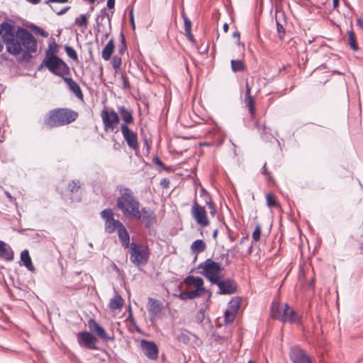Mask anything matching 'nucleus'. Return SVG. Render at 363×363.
<instances>
[{
    "mask_svg": "<svg viewBox=\"0 0 363 363\" xmlns=\"http://www.w3.org/2000/svg\"><path fill=\"white\" fill-rule=\"evenodd\" d=\"M2 30L1 39L6 51L14 56L20 55L23 48L26 52L33 53L38 50V43L33 35L26 28L16 27L11 23L0 24Z\"/></svg>",
    "mask_w": 363,
    "mask_h": 363,
    "instance_id": "nucleus-1",
    "label": "nucleus"
},
{
    "mask_svg": "<svg viewBox=\"0 0 363 363\" xmlns=\"http://www.w3.org/2000/svg\"><path fill=\"white\" fill-rule=\"evenodd\" d=\"M117 189L120 196L117 199L116 203L123 214L128 218L141 219L140 203L134 196L133 191L121 185L118 186Z\"/></svg>",
    "mask_w": 363,
    "mask_h": 363,
    "instance_id": "nucleus-2",
    "label": "nucleus"
},
{
    "mask_svg": "<svg viewBox=\"0 0 363 363\" xmlns=\"http://www.w3.org/2000/svg\"><path fill=\"white\" fill-rule=\"evenodd\" d=\"M79 116L77 111L68 108H58L50 111L44 118V123L50 127H60L72 123Z\"/></svg>",
    "mask_w": 363,
    "mask_h": 363,
    "instance_id": "nucleus-3",
    "label": "nucleus"
},
{
    "mask_svg": "<svg viewBox=\"0 0 363 363\" xmlns=\"http://www.w3.org/2000/svg\"><path fill=\"white\" fill-rule=\"evenodd\" d=\"M57 50L55 45L53 53L47 52L46 57L43 61L42 65L46 67L52 74L64 79L69 75L70 69L69 66L60 57L56 55Z\"/></svg>",
    "mask_w": 363,
    "mask_h": 363,
    "instance_id": "nucleus-4",
    "label": "nucleus"
},
{
    "mask_svg": "<svg viewBox=\"0 0 363 363\" xmlns=\"http://www.w3.org/2000/svg\"><path fill=\"white\" fill-rule=\"evenodd\" d=\"M271 315L274 319L283 323H293L298 320V315L295 311L286 303L274 301L271 306Z\"/></svg>",
    "mask_w": 363,
    "mask_h": 363,
    "instance_id": "nucleus-5",
    "label": "nucleus"
},
{
    "mask_svg": "<svg viewBox=\"0 0 363 363\" xmlns=\"http://www.w3.org/2000/svg\"><path fill=\"white\" fill-rule=\"evenodd\" d=\"M198 269L201 270L200 273L212 284H214L220 278H223L221 272L223 268L219 262H214L211 259H207L200 263Z\"/></svg>",
    "mask_w": 363,
    "mask_h": 363,
    "instance_id": "nucleus-6",
    "label": "nucleus"
},
{
    "mask_svg": "<svg viewBox=\"0 0 363 363\" xmlns=\"http://www.w3.org/2000/svg\"><path fill=\"white\" fill-rule=\"evenodd\" d=\"M130 253V260L137 266H143L147 264L149 259V249L145 245H138L135 242H131L128 247Z\"/></svg>",
    "mask_w": 363,
    "mask_h": 363,
    "instance_id": "nucleus-7",
    "label": "nucleus"
},
{
    "mask_svg": "<svg viewBox=\"0 0 363 363\" xmlns=\"http://www.w3.org/2000/svg\"><path fill=\"white\" fill-rule=\"evenodd\" d=\"M106 133H113L120 123L118 113L113 108L104 107L100 113Z\"/></svg>",
    "mask_w": 363,
    "mask_h": 363,
    "instance_id": "nucleus-8",
    "label": "nucleus"
},
{
    "mask_svg": "<svg viewBox=\"0 0 363 363\" xmlns=\"http://www.w3.org/2000/svg\"><path fill=\"white\" fill-rule=\"evenodd\" d=\"M191 214L196 224L199 226L205 228L210 224L205 207L199 204L196 199L193 202Z\"/></svg>",
    "mask_w": 363,
    "mask_h": 363,
    "instance_id": "nucleus-9",
    "label": "nucleus"
},
{
    "mask_svg": "<svg viewBox=\"0 0 363 363\" xmlns=\"http://www.w3.org/2000/svg\"><path fill=\"white\" fill-rule=\"evenodd\" d=\"M101 217L104 220V230L108 234L113 233L123 223L115 219L114 214L111 208H106L101 212Z\"/></svg>",
    "mask_w": 363,
    "mask_h": 363,
    "instance_id": "nucleus-10",
    "label": "nucleus"
},
{
    "mask_svg": "<svg viewBox=\"0 0 363 363\" xmlns=\"http://www.w3.org/2000/svg\"><path fill=\"white\" fill-rule=\"evenodd\" d=\"M120 130L123 138L129 148L137 152L139 150V142L137 133L125 125H121Z\"/></svg>",
    "mask_w": 363,
    "mask_h": 363,
    "instance_id": "nucleus-11",
    "label": "nucleus"
},
{
    "mask_svg": "<svg viewBox=\"0 0 363 363\" xmlns=\"http://www.w3.org/2000/svg\"><path fill=\"white\" fill-rule=\"evenodd\" d=\"M77 338L79 345L82 347H85L90 350L98 349V347L96 346L97 339L90 332H79L77 334Z\"/></svg>",
    "mask_w": 363,
    "mask_h": 363,
    "instance_id": "nucleus-12",
    "label": "nucleus"
},
{
    "mask_svg": "<svg viewBox=\"0 0 363 363\" xmlns=\"http://www.w3.org/2000/svg\"><path fill=\"white\" fill-rule=\"evenodd\" d=\"M88 327L91 334H95L104 341H113L115 340L113 335H109L105 329L93 318L88 320Z\"/></svg>",
    "mask_w": 363,
    "mask_h": 363,
    "instance_id": "nucleus-13",
    "label": "nucleus"
},
{
    "mask_svg": "<svg viewBox=\"0 0 363 363\" xmlns=\"http://www.w3.org/2000/svg\"><path fill=\"white\" fill-rule=\"evenodd\" d=\"M241 299L239 297H234L228 304V308L224 313L225 322L226 323H232L240 308Z\"/></svg>",
    "mask_w": 363,
    "mask_h": 363,
    "instance_id": "nucleus-14",
    "label": "nucleus"
},
{
    "mask_svg": "<svg viewBox=\"0 0 363 363\" xmlns=\"http://www.w3.org/2000/svg\"><path fill=\"white\" fill-rule=\"evenodd\" d=\"M140 349L144 354L150 359L155 360L158 357L159 349L157 345L152 341L143 339L140 340Z\"/></svg>",
    "mask_w": 363,
    "mask_h": 363,
    "instance_id": "nucleus-15",
    "label": "nucleus"
},
{
    "mask_svg": "<svg viewBox=\"0 0 363 363\" xmlns=\"http://www.w3.org/2000/svg\"><path fill=\"white\" fill-rule=\"evenodd\" d=\"M214 284L218 286L220 294H232L236 291V284L231 279L223 280L220 278Z\"/></svg>",
    "mask_w": 363,
    "mask_h": 363,
    "instance_id": "nucleus-16",
    "label": "nucleus"
},
{
    "mask_svg": "<svg viewBox=\"0 0 363 363\" xmlns=\"http://www.w3.org/2000/svg\"><path fill=\"white\" fill-rule=\"evenodd\" d=\"M117 111L120 118H121L123 123L121 125H129L133 124L134 122L133 111V110L125 106H118Z\"/></svg>",
    "mask_w": 363,
    "mask_h": 363,
    "instance_id": "nucleus-17",
    "label": "nucleus"
},
{
    "mask_svg": "<svg viewBox=\"0 0 363 363\" xmlns=\"http://www.w3.org/2000/svg\"><path fill=\"white\" fill-rule=\"evenodd\" d=\"M147 309L150 316L155 318L161 313L162 310V304L159 300L149 298Z\"/></svg>",
    "mask_w": 363,
    "mask_h": 363,
    "instance_id": "nucleus-18",
    "label": "nucleus"
},
{
    "mask_svg": "<svg viewBox=\"0 0 363 363\" xmlns=\"http://www.w3.org/2000/svg\"><path fill=\"white\" fill-rule=\"evenodd\" d=\"M290 357L294 363H302L306 360L309 356L304 350L299 347H294L291 350Z\"/></svg>",
    "mask_w": 363,
    "mask_h": 363,
    "instance_id": "nucleus-19",
    "label": "nucleus"
},
{
    "mask_svg": "<svg viewBox=\"0 0 363 363\" xmlns=\"http://www.w3.org/2000/svg\"><path fill=\"white\" fill-rule=\"evenodd\" d=\"M140 213L141 218H143L146 228H150L154 223H156V216L152 211L147 209L146 208H142L140 210Z\"/></svg>",
    "mask_w": 363,
    "mask_h": 363,
    "instance_id": "nucleus-20",
    "label": "nucleus"
},
{
    "mask_svg": "<svg viewBox=\"0 0 363 363\" xmlns=\"http://www.w3.org/2000/svg\"><path fill=\"white\" fill-rule=\"evenodd\" d=\"M0 258L8 262L13 259V252L11 247L1 240H0Z\"/></svg>",
    "mask_w": 363,
    "mask_h": 363,
    "instance_id": "nucleus-21",
    "label": "nucleus"
},
{
    "mask_svg": "<svg viewBox=\"0 0 363 363\" xmlns=\"http://www.w3.org/2000/svg\"><path fill=\"white\" fill-rule=\"evenodd\" d=\"M63 80L67 84L70 91H72L78 99H83V93L79 85L72 78L66 76Z\"/></svg>",
    "mask_w": 363,
    "mask_h": 363,
    "instance_id": "nucleus-22",
    "label": "nucleus"
},
{
    "mask_svg": "<svg viewBox=\"0 0 363 363\" xmlns=\"http://www.w3.org/2000/svg\"><path fill=\"white\" fill-rule=\"evenodd\" d=\"M245 103L248 107L251 118L253 119L255 116V107L254 104V99L251 96V88L247 82H246V94H245Z\"/></svg>",
    "mask_w": 363,
    "mask_h": 363,
    "instance_id": "nucleus-23",
    "label": "nucleus"
},
{
    "mask_svg": "<svg viewBox=\"0 0 363 363\" xmlns=\"http://www.w3.org/2000/svg\"><path fill=\"white\" fill-rule=\"evenodd\" d=\"M118 238L124 247V248H128L130 246V235L124 226V225H121V226L117 230Z\"/></svg>",
    "mask_w": 363,
    "mask_h": 363,
    "instance_id": "nucleus-24",
    "label": "nucleus"
},
{
    "mask_svg": "<svg viewBox=\"0 0 363 363\" xmlns=\"http://www.w3.org/2000/svg\"><path fill=\"white\" fill-rule=\"evenodd\" d=\"M115 50V43L113 38H111L106 44L101 52V57L105 61L111 59V55Z\"/></svg>",
    "mask_w": 363,
    "mask_h": 363,
    "instance_id": "nucleus-25",
    "label": "nucleus"
},
{
    "mask_svg": "<svg viewBox=\"0 0 363 363\" xmlns=\"http://www.w3.org/2000/svg\"><path fill=\"white\" fill-rule=\"evenodd\" d=\"M184 282L188 286H194L196 288H204L203 286V280L201 277L189 275L184 279Z\"/></svg>",
    "mask_w": 363,
    "mask_h": 363,
    "instance_id": "nucleus-26",
    "label": "nucleus"
},
{
    "mask_svg": "<svg viewBox=\"0 0 363 363\" xmlns=\"http://www.w3.org/2000/svg\"><path fill=\"white\" fill-rule=\"evenodd\" d=\"M21 261L23 263L28 270L30 272H33L35 270V267L33 265L28 250H25L21 253Z\"/></svg>",
    "mask_w": 363,
    "mask_h": 363,
    "instance_id": "nucleus-27",
    "label": "nucleus"
},
{
    "mask_svg": "<svg viewBox=\"0 0 363 363\" xmlns=\"http://www.w3.org/2000/svg\"><path fill=\"white\" fill-rule=\"evenodd\" d=\"M206 245L202 240H197L191 245V249L194 254L202 252L206 250Z\"/></svg>",
    "mask_w": 363,
    "mask_h": 363,
    "instance_id": "nucleus-28",
    "label": "nucleus"
},
{
    "mask_svg": "<svg viewBox=\"0 0 363 363\" xmlns=\"http://www.w3.org/2000/svg\"><path fill=\"white\" fill-rule=\"evenodd\" d=\"M123 306V299L119 295H116L109 302V308L111 310L120 309Z\"/></svg>",
    "mask_w": 363,
    "mask_h": 363,
    "instance_id": "nucleus-29",
    "label": "nucleus"
},
{
    "mask_svg": "<svg viewBox=\"0 0 363 363\" xmlns=\"http://www.w3.org/2000/svg\"><path fill=\"white\" fill-rule=\"evenodd\" d=\"M230 65L233 72H243L245 70V65L242 60H232Z\"/></svg>",
    "mask_w": 363,
    "mask_h": 363,
    "instance_id": "nucleus-30",
    "label": "nucleus"
},
{
    "mask_svg": "<svg viewBox=\"0 0 363 363\" xmlns=\"http://www.w3.org/2000/svg\"><path fill=\"white\" fill-rule=\"evenodd\" d=\"M348 43L352 50L357 51L359 49L357 43L356 35L352 30L348 31Z\"/></svg>",
    "mask_w": 363,
    "mask_h": 363,
    "instance_id": "nucleus-31",
    "label": "nucleus"
},
{
    "mask_svg": "<svg viewBox=\"0 0 363 363\" xmlns=\"http://www.w3.org/2000/svg\"><path fill=\"white\" fill-rule=\"evenodd\" d=\"M267 204L269 208H278L279 206V203L276 199V196L272 193H269L266 196Z\"/></svg>",
    "mask_w": 363,
    "mask_h": 363,
    "instance_id": "nucleus-32",
    "label": "nucleus"
},
{
    "mask_svg": "<svg viewBox=\"0 0 363 363\" xmlns=\"http://www.w3.org/2000/svg\"><path fill=\"white\" fill-rule=\"evenodd\" d=\"M74 23L79 27L86 28L88 26V17L85 14H81L79 17L75 18Z\"/></svg>",
    "mask_w": 363,
    "mask_h": 363,
    "instance_id": "nucleus-33",
    "label": "nucleus"
},
{
    "mask_svg": "<svg viewBox=\"0 0 363 363\" xmlns=\"http://www.w3.org/2000/svg\"><path fill=\"white\" fill-rule=\"evenodd\" d=\"M111 64H112L113 68L115 70V73L121 72V64H122V60H121V57H119L118 55L113 56L112 61H111Z\"/></svg>",
    "mask_w": 363,
    "mask_h": 363,
    "instance_id": "nucleus-34",
    "label": "nucleus"
},
{
    "mask_svg": "<svg viewBox=\"0 0 363 363\" xmlns=\"http://www.w3.org/2000/svg\"><path fill=\"white\" fill-rule=\"evenodd\" d=\"M80 187H81V183L79 180H73L70 183H69V184L67 186V189L71 193L78 192Z\"/></svg>",
    "mask_w": 363,
    "mask_h": 363,
    "instance_id": "nucleus-35",
    "label": "nucleus"
},
{
    "mask_svg": "<svg viewBox=\"0 0 363 363\" xmlns=\"http://www.w3.org/2000/svg\"><path fill=\"white\" fill-rule=\"evenodd\" d=\"M190 299L202 296L205 293L204 288H196V289L187 291Z\"/></svg>",
    "mask_w": 363,
    "mask_h": 363,
    "instance_id": "nucleus-36",
    "label": "nucleus"
},
{
    "mask_svg": "<svg viewBox=\"0 0 363 363\" xmlns=\"http://www.w3.org/2000/svg\"><path fill=\"white\" fill-rule=\"evenodd\" d=\"M65 50L67 55L70 58H72V60H74L76 62L78 61V56H77V52L74 50V49L73 48H72L69 45H66L65 47Z\"/></svg>",
    "mask_w": 363,
    "mask_h": 363,
    "instance_id": "nucleus-37",
    "label": "nucleus"
},
{
    "mask_svg": "<svg viewBox=\"0 0 363 363\" xmlns=\"http://www.w3.org/2000/svg\"><path fill=\"white\" fill-rule=\"evenodd\" d=\"M182 16L184 22V30L185 32L191 31V21L188 18L184 12L182 13Z\"/></svg>",
    "mask_w": 363,
    "mask_h": 363,
    "instance_id": "nucleus-38",
    "label": "nucleus"
},
{
    "mask_svg": "<svg viewBox=\"0 0 363 363\" xmlns=\"http://www.w3.org/2000/svg\"><path fill=\"white\" fill-rule=\"evenodd\" d=\"M261 235V226L257 225L252 233V240L254 242H257L260 240Z\"/></svg>",
    "mask_w": 363,
    "mask_h": 363,
    "instance_id": "nucleus-39",
    "label": "nucleus"
},
{
    "mask_svg": "<svg viewBox=\"0 0 363 363\" xmlns=\"http://www.w3.org/2000/svg\"><path fill=\"white\" fill-rule=\"evenodd\" d=\"M206 205L208 207V209L210 211V214L212 216H214L216 213V209L215 204L213 203V201L211 199H209V201H206Z\"/></svg>",
    "mask_w": 363,
    "mask_h": 363,
    "instance_id": "nucleus-40",
    "label": "nucleus"
},
{
    "mask_svg": "<svg viewBox=\"0 0 363 363\" xmlns=\"http://www.w3.org/2000/svg\"><path fill=\"white\" fill-rule=\"evenodd\" d=\"M177 340L184 344H187L189 342L190 339L187 334L184 333H181L177 335Z\"/></svg>",
    "mask_w": 363,
    "mask_h": 363,
    "instance_id": "nucleus-41",
    "label": "nucleus"
},
{
    "mask_svg": "<svg viewBox=\"0 0 363 363\" xmlns=\"http://www.w3.org/2000/svg\"><path fill=\"white\" fill-rule=\"evenodd\" d=\"M121 80L123 89H128L130 87L128 79L122 72H121Z\"/></svg>",
    "mask_w": 363,
    "mask_h": 363,
    "instance_id": "nucleus-42",
    "label": "nucleus"
},
{
    "mask_svg": "<svg viewBox=\"0 0 363 363\" xmlns=\"http://www.w3.org/2000/svg\"><path fill=\"white\" fill-rule=\"evenodd\" d=\"M121 37H122L121 45H120V47L118 48V53L121 55H123L125 50L126 49V45L125 43V38L123 34L121 35Z\"/></svg>",
    "mask_w": 363,
    "mask_h": 363,
    "instance_id": "nucleus-43",
    "label": "nucleus"
},
{
    "mask_svg": "<svg viewBox=\"0 0 363 363\" xmlns=\"http://www.w3.org/2000/svg\"><path fill=\"white\" fill-rule=\"evenodd\" d=\"M277 31L280 35V38H282L283 36L284 35V33H285V31H284V27L279 23H277Z\"/></svg>",
    "mask_w": 363,
    "mask_h": 363,
    "instance_id": "nucleus-44",
    "label": "nucleus"
},
{
    "mask_svg": "<svg viewBox=\"0 0 363 363\" xmlns=\"http://www.w3.org/2000/svg\"><path fill=\"white\" fill-rule=\"evenodd\" d=\"M169 180L167 178H164L160 181V186L164 188L167 189L169 187Z\"/></svg>",
    "mask_w": 363,
    "mask_h": 363,
    "instance_id": "nucleus-45",
    "label": "nucleus"
},
{
    "mask_svg": "<svg viewBox=\"0 0 363 363\" xmlns=\"http://www.w3.org/2000/svg\"><path fill=\"white\" fill-rule=\"evenodd\" d=\"M179 297L180 299L182 300H187V299H190L189 298V296L188 294V292H182V293H180L179 295Z\"/></svg>",
    "mask_w": 363,
    "mask_h": 363,
    "instance_id": "nucleus-46",
    "label": "nucleus"
},
{
    "mask_svg": "<svg viewBox=\"0 0 363 363\" xmlns=\"http://www.w3.org/2000/svg\"><path fill=\"white\" fill-rule=\"evenodd\" d=\"M38 30L39 34L41 36L45 37V38L48 36V33L46 30H45L44 29L38 28Z\"/></svg>",
    "mask_w": 363,
    "mask_h": 363,
    "instance_id": "nucleus-47",
    "label": "nucleus"
},
{
    "mask_svg": "<svg viewBox=\"0 0 363 363\" xmlns=\"http://www.w3.org/2000/svg\"><path fill=\"white\" fill-rule=\"evenodd\" d=\"M186 36H187V38L189 39V40H190L192 43H195V39L194 38V35H193L191 31L186 32Z\"/></svg>",
    "mask_w": 363,
    "mask_h": 363,
    "instance_id": "nucleus-48",
    "label": "nucleus"
},
{
    "mask_svg": "<svg viewBox=\"0 0 363 363\" xmlns=\"http://www.w3.org/2000/svg\"><path fill=\"white\" fill-rule=\"evenodd\" d=\"M69 0H48L46 1V4H48L50 2L64 4V3L67 2Z\"/></svg>",
    "mask_w": 363,
    "mask_h": 363,
    "instance_id": "nucleus-49",
    "label": "nucleus"
},
{
    "mask_svg": "<svg viewBox=\"0 0 363 363\" xmlns=\"http://www.w3.org/2000/svg\"><path fill=\"white\" fill-rule=\"evenodd\" d=\"M115 5V0H108L107 1V7L108 9H113Z\"/></svg>",
    "mask_w": 363,
    "mask_h": 363,
    "instance_id": "nucleus-50",
    "label": "nucleus"
},
{
    "mask_svg": "<svg viewBox=\"0 0 363 363\" xmlns=\"http://www.w3.org/2000/svg\"><path fill=\"white\" fill-rule=\"evenodd\" d=\"M262 173L265 175H269V173L267 169V167H266V164H264L263 167H262Z\"/></svg>",
    "mask_w": 363,
    "mask_h": 363,
    "instance_id": "nucleus-51",
    "label": "nucleus"
},
{
    "mask_svg": "<svg viewBox=\"0 0 363 363\" xmlns=\"http://www.w3.org/2000/svg\"><path fill=\"white\" fill-rule=\"evenodd\" d=\"M339 5V0H333V6L334 9H337Z\"/></svg>",
    "mask_w": 363,
    "mask_h": 363,
    "instance_id": "nucleus-52",
    "label": "nucleus"
},
{
    "mask_svg": "<svg viewBox=\"0 0 363 363\" xmlns=\"http://www.w3.org/2000/svg\"><path fill=\"white\" fill-rule=\"evenodd\" d=\"M154 162H155V164H157L158 165H162L163 164L162 162L160 159H158V158H155L154 159Z\"/></svg>",
    "mask_w": 363,
    "mask_h": 363,
    "instance_id": "nucleus-53",
    "label": "nucleus"
},
{
    "mask_svg": "<svg viewBox=\"0 0 363 363\" xmlns=\"http://www.w3.org/2000/svg\"><path fill=\"white\" fill-rule=\"evenodd\" d=\"M69 9V7H67V8H65L64 9L61 10L60 11L57 12V13L58 15H62L64 14L68 9Z\"/></svg>",
    "mask_w": 363,
    "mask_h": 363,
    "instance_id": "nucleus-54",
    "label": "nucleus"
},
{
    "mask_svg": "<svg viewBox=\"0 0 363 363\" xmlns=\"http://www.w3.org/2000/svg\"><path fill=\"white\" fill-rule=\"evenodd\" d=\"M26 1L32 4H38L40 1V0H26Z\"/></svg>",
    "mask_w": 363,
    "mask_h": 363,
    "instance_id": "nucleus-55",
    "label": "nucleus"
},
{
    "mask_svg": "<svg viewBox=\"0 0 363 363\" xmlns=\"http://www.w3.org/2000/svg\"><path fill=\"white\" fill-rule=\"evenodd\" d=\"M223 30H224L225 33H227V32H228V23H224V24H223Z\"/></svg>",
    "mask_w": 363,
    "mask_h": 363,
    "instance_id": "nucleus-56",
    "label": "nucleus"
},
{
    "mask_svg": "<svg viewBox=\"0 0 363 363\" xmlns=\"http://www.w3.org/2000/svg\"><path fill=\"white\" fill-rule=\"evenodd\" d=\"M218 230L217 229L214 230V232H213V238L214 239H216V238L217 235H218Z\"/></svg>",
    "mask_w": 363,
    "mask_h": 363,
    "instance_id": "nucleus-57",
    "label": "nucleus"
},
{
    "mask_svg": "<svg viewBox=\"0 0 363 363\" xmlns=\"http://www.w3.org/2000/svg\"><path fill=\"white\" fill-rule=\"evenodd\" d=\"M302 363H313L311 357H309L308 359H306V360H305Z\"/></svg>",
    "mask_w": 363,
    "mask_h": 363,
    "instance_id": "nucleus-58",
    "label": "nucleus"
},
{
    "mask_svg": "<svg viewBox=\"0 0 363 363\" xmlns=\"http://www.w3.org/2000/svg\"><path fill=\"white\" fill-rule=\"evenodd\" d=\"M233 36L235 37V38H240V33L238 32H235L233 34Z\"/></svg>",
    "mask_w": 363,
    "mask_h": 363,
    "instance_id": "nucleus-59",
    "label": "nucleus"
},
{
    "mask_svg": "<svg viewBox=\"0 0 363 363\" xmlns=\"http://www.w3.org/2000/svg\"><path fill=\"white\" fill-rule=\"evenodd\" d=\"M276 5H278L281 3L282 0H272Z\"/></svg>",
    "mask_w": 363,
    "mask_h": 363,
    "instance_id": "nucleus-60",
    "label": "nucleus"
},
{
    "mask_svg": "<svg viewBox=\"0 0 363 363\" xmlns=\"http://www.w3.org/2000/svg\"><path fill=\"white\" fill-rule=\"evenodd\" d=\"M357 25L361 26V27H363V22L361 20H358L357 21Z\"/></svg>",
    "mask_w": 363,
    "mask_h": 363,
    "instance_id": "nucleus-61",
    "label": "nucleus"
},
{
    "mask_svg": "<svg viewBox=\"0 0 363 363\" xmlns=\"http://www.w3.org/2000/svg\"><path fill=\"white\" fill-rule=\"evenodd\" d=\"M6 194L8 198H9L11 200L12 199V197H11V194L9 192H6Z\"/></svg>",
    "mask_w": 363,
    "mask_h": 363,
    "instance_id": "nucleus-62",
    "label": "nucleus"
},
{
    "mask_svg": "<svg viewBox=\"0 0 363 363\" xmlns=\"http://www.w3.org/2000/svg\"><path fill=\"white\" fill-rule=\"evenodd\" d=\"M4 49V45L3 44L0 42V52L3 50Z\"/></svg>",
    "mask_w": 363,
    "mask_h": 363,
    "instance_id": "nucleus-63",
    "label": "nucleus"
},
{
    "mask_svg": "<svg viewBox=\"0 0 363 363\" xmlns=\"http://www.w3.org/2000/svg\"><path fill=\"white\" fill-rule=\"evenodd\" d=\"M89 3L93 4L96 0H87Z\"/></svg>",
    "mask_w": 363,
    "mask_h": 363,
    "instance_id": "nucleus-64",
    "label": "nucleus"
}]
</instances>
